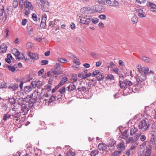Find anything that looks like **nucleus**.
<instances>
[{
    "label": "nucleus",
    "instance_id": "obj_29",
    "mask_svg": "<svg viewBox=\"0 0 156 156\" xmlns=\"http://www.w3.org/2000/svg\"><path fill=\"white\" fill-rule=\"evenodd\" d=\"M127 130L125 131L121 134V136H122V138L124 139H126L128 136Z\"/></svg>",
    "mask_w": 156,
    "mask_h": 156
},
{
    "label": "nucleus",
    "instance_id": "obj_8",
    "mask_svg": "<svg viewBox=\"0 0 156 156\" xmlns=\"http://www.w3.org/2000/svg\"><path fill=\"white\" fill-rule=\"evenodd\" d=\"M12 115H11V119H12L14 120L15 119L16 121H18L19 120L18 119L21 115L20 112H12Z\"/></svg>",
    "mask_w": 156,
    "mask_h": 156
},
{
    "label": "nucleus",
    "instance_id": "obj_49",
    "mask_svg": "<svg viewBox=\"0 0 156 156\" xmlns=\"http://www.w3.org/2000/svg\"><path fill=\"white\" fill-rule=\"evenodd\" d=\"M9 102L12 104H15L16 102L15 100L13 97L9 98Z\"/></svg>",
    "mask_w": 156,
    "mask_h": 156
},
{
    "label": "nucleus",
    "instance_id": "obj_36",
    "mask_svg": "<svg viewBox=\"0 0 156 156\" xmlns=\"http://www.w3.org/2000/svg\"><path fill=\"white\" fill-rule=\"evenodd\" d=\"M71 79L73 81V82H75L77 80V75L76 74H73L72 75Z\"/></svg>",
    "mask_w": 156,
    "mask_h": 156
},
{
    "label": "nucleus",
    "instance_id": "obj_50",
    "mask_svg": "<svg viewBox=\"0 0 156 156\" xmlns=\"http://www.w3.org/2000/svg\"><path fill=\"white\" fill-rule=\"evenodd\" d=\"M8 68L9 70L12 72L15 71L16 69L15 67L11 66H8Z\"/></svg>",
    "mask_w": 156,
    "mask_h": 156
},
{
    "label": "nucleus",
    "instance_id": "obj_16",
    "mask_svg": "<svg viewBox=\"0 0 156 156\" xmlns=\"http://www.w3.org/2000/svg\"><path fill=\"white\" fill-rule=\"evenodd\" d=\"M76 88V86L74 83L73 82H71L69 85L67 87V90L69 91L75 90Z\"/></svg>",
    "mask_w": 156,
    "mask_h": 156
},
{
    "label": "nucleus",
    "instance_id": "obj_40",
    "mask_svg": "<svg viewBox=\"0 0 156 156\" xmlns=\"http://www.w3.org/2000/svg\"><path fill=\"white\" fill-rule=\"evenodd\" d=\"M33 29L31 26H30L28 27V33L29 35L33 34Z\"/></svg>",
    "mask_w": 156,
    "mask_h": 156
},
{
    "label": "nucleus",
    "instance_id": "obj_28",
    "mask_svg": "<svg viewBox=\"0 0 156 156\" xmlns=\"http://www.w3.org/2000/svg\"><path fill=\"white\" fill-rule=\"evenodd\" d=\"M18 88V85L16 83H14L13 85H10L9 87L11 90H12L13 91H15L17 90Z\"/></svg>",
    "mask_w": 156,
    "mask_h": 156
},
{
    "label": "nucleus",
    "instance_id": "obj_5",
    "mask_svg": "<svg viewBox=\"0 0 156 156\" xmlns=\"http://www.w3.org/2000/svg\"><path fill=\"white\" fill-rule=\"evenodd\" d=\"M152 147L151 144H147L144 151H140L139 154L142 156H150L152 151Z\"/></svg>",
    "mask_w": 156,
    "mask_h": 156
},
{
    "label": "nucleus",
    "instance_id": "obj_3",
    "mask_svg": "<svg viewBox=\"0 0 156 156\" xmlns=\"http://www.w3.org/2000/svg\"><path fill=\"white\" fill-rule=\"evenodd\" d=\"M130 135L133 136L134 140H137L139 139L141 134L137 128L134 126H132L130 129Z\"/></svg>",
    "mask_w": 156,
    "mask_h": 156
},
{
    "label": "nucleus",
    "instance_id": "obj_34",
    "mask_svg": "<svg viewBox=\"0 0 156 156\" xmlns=\"http://www.w3.org/2000/svg\"><path fill=\"white\" fill-rule=\"evenodd\" d=\"M55 100H56V98L55 96L53 95L50 98L49 101H48V103H50Z\"/></svg>",
    "mask_w": 156,
    "mask_h": 156
},
{
    "label": "nucleus",
    "instance_id": "obj_33",
    "mask_svg": "<svg viewBox=\"0 0 156 156\" xmlns=\"http://www.w3.org/2000/svg\"><path fill=\"white\" fill-rule=\"evenodd\" d=\"M31 98V97L30 95H28L26 98H23V102H26L27 103L30 101Z\"/></svg>",
    "mask_w": 156,
    "mask_h": 156
},
{
    "label": "nucleus",
    "instance_id": "obj_15",
    "mask_svg": "<svg viewBox=\"0 0 156 156\" xmlns=\"http://www.w3.org/2000/svg\"><path fill=\"white\" fill-rule=\"evenodd\" d=\"M24 5L25 8L30 10H33V7L31 3L27 1H24Z\"/></svg>",
    "mask_w": 156,
    "mask_h": 156
},
{
    "label": "nucleus",
    "instance_id": "obj_42",
    "mask_svg": "<svg viewBox=\"0 0 156 156\" xmlns=\"http://www.w3.org/2000/svg\"><path fill=\"white\" fill-rule=\"evenodd\" d=\"M51 71L52 73L55 75H58L60 74L61 73L59 71H57L55 69H52Z\"/></svg>",
    "mask_w": 156,
    "mask_h": 156
},
{
    "label": "nucleus",
    "instance_id": "obj_39",
    "mask_svg": "<svg viewBox=\"0 0 156 156\" xmlns=\"http://www.w3.org/2000/svg\"><path fill=\"white\" fill-rule=\"evenodd\" d=\"M106 79L110 80H113L114 79V76L111 74H108L106 77Z\"/></svg>",
    "mask_w": 156,
    "mask_h": 156
},
{
    "label": "nucleus",
    "instance_id": "obj_62",
    "mask_svg": "<svg viewBox=\"0 0 156 156\" xmlns=\"http://www.w3.org/2000/svg\"><path fill=\"white\" fill-rule=\"evenodd\" d=\"M19 6L20 7H21L22 9L23 8V4H24V2L23 1V0H19Z\"/></svg>",
    "mask_w": 156,
    "mask_h": 156
},
{
    "label": "nucleus",
    "instance_id": "obj_1",
    "mask_svg": "<svg viewBox=\"0 0 156 156\" xmlns=\"http://www.w3.org/2000/svg\"><path fill=\"white\" fill-rule=\"evenodd\" d=\"M119 83L120 87L122 89L127 90V91L129 89L130 90V93L132 91L135 92L134 90H138L136 89V87H138V85L137 84L134 85L132 88L128 87H130L133 84V83L129 80L126 79L123 81H120Z\"/></svg>",
    "mask_w": 156,
    "mask_h": 156
},
{
    "label": "nucleus",
    "instance_id": "obj_60",
    "mask_svg": "<svg viewBox=\"0 0 156 156\" xmlns=\"http://www.w3.org/2000/svg\"><path fill=\"white\" fill-rule=\"evenodd\" d=\"M32 18L34 21H36L37 19V15L35 13H33L32 15Z\"/></svg>",
    "mask_w": 156,
    "mask_h": 156
},
{
    "label": "nucleus",
    "instance_id": "obj_59",
    "mask_svg": "<svg viewBox=\"0 0 156 156\" xmlns=\"http://www.w3.org/2000/svg\"><path fill=\"white\" fill-rule=\"evenodd\" d=\"M47 20V16L46 15H44L42 18L41 22L46 23V21Z\"/></svg>",
    "mask_w": 156,
    "mask_h": 156
},
{
    "label": "nucleus",
    "instance_id": "obj_35",
    "mask_svg": "<svg viewBox=\"0 0 156 156\" xmlns=\"http://www.w3.org/2000/svg\"><path fill=\"white\" fill-rule=\"evenodd\" d=\"M88 89L87 87L84 86H83L81 87H79L77 88V90L81 92L82 91H87V89Z\"/></svg>",
    "mask_w": 156,
    "mask_h": 156
},
{
    "label": "nucleus",
    "instance_id": "obj_32",
    "mask_svg": "<svg viewBox=\"0 0 156 156\" xmlns=\"http://www.w3.org/2000/svg\"><path fill=\"white\" fill-rule=\"evenodd\" d=\"M73 59V62L74 63L76 64L77 65H80V63L79 62V59L76 57H74Z\"/></svg>",
    "mask_w": 156,
    "mask_h": 156
},
{
    "label": "nucleus",
    "instance_id": "obj_57",
    "mask_svg": "<svg viewBox=\"0 0 156 156\" xmlns=\"http://www.w3.org/2000/svg\"><path fill=\"white\" fill-rule=\"evenodd\" d=\"M149 71V68L148 67H145L144 68V69L143 70L144 73V75H146L147 74Z\"/></svg>",
    "mask_w": 156,
    "mask_h": 156
},
{
    "label": "nucleus",
    "instance_id": "obj_54",
    "mask_svg": "<svg viewBox=\"0 0 156 156\" xmlns=\"http://www.w3.org/2000/svg\"><path fill=\"white\" fill-rule=\"evenodd\" d=\"M0 84V88H5L7 87L6 83L5 82L2 83Z\"/></svg>",
    "mask_w": 156,
    "mask_h": 156
},
{
    "label": "nucleus",
    "instance_id": "obj_7",
    "mask_svg": "<svg viewBox=\"0 0 156 156\" xmlns=\"http://www.w3.org/2000/svg\"><path fill=\"white\" fill-rule=\"evenodd\" d=\"M7 19L6 15L4 12V10L3 8H0V20L4 22Z\"/></svg>",
    "mask_w": 156,
    "mask_h": 156
},
{
    "label": "nucleus",
    "instance_id": "obj_30",
    "mask_svg": "<svg viewBox=\"0 0 156 156\" xmlns=\"http://www.w3.org/2000/svg\"><path fill=\"white\" fill-rule=\"evenodd\" d=\"M68 80V78L66 76H64L63 77L61 80L60 82V83L62 85L64 84V83L66 82Z\"/></svg>",
    "mask_w": 156,
    "mask_h": 156
},
{
    "label": "nucleus",
    "instance_id": "obj_61",
    "mask_svg": "<svg viewBox=\"0 0 156 156\" xmlns=\"http://www.w3.org/2000/svg\"><path fill=\"white\" fill-rule=\"evenodd\" d=\"M101 73L100 71L98 70H95L93 71V74L94 76L96 75L97 76L98 75V74H100Z\"/></svg>",
    "mask_w": 156,
    "mask_h": 156
},
{
    "label": "nucleus",
    "instance_id": "obj_13",
    "mask_svg": "<svg viewBox=\"0 0 156 156\" xmlns=\"http://www.w3.org/2000/svg\"><path fill=\"white\" fill-rule=\"evenodd\" d=\"M97 83L96 80L93 78L90 79L87 83L89 87H92L96 86Z\"/></svg>",
    "mask_w": 156,
    "mask_h": 156
},
{
    "label": "nucleus",
    "instance_id": "obj_51",
    "mask_svg": "<svg viewBox=\"0 0 156 156\" xmlns=\"http://www.w3.org/2000/svg\"><path fill=\"white\" fill-rule=\"evenodd\" d=\"M132 21L134 24L136 23L138 21V19L136 16H133L132 18Z\"/></svg>",
    "mask_w": 156,
    "mask_h": 156
},
{
    "label": "nucleus",
    "instance_id": "obj_64",
    "mask_svg": "<svg viewBox=\"0 0 156 156\" xmlns=\"http://www.w3.org/2000/svg\"><path fill=\"white\" fill-rule=\"evenodd\" d=\"M44 71V69H41L38 73V75L39 76H40L41 75Z\"/></svg>",
    "mask_w": 156,
    "mask_h": 156
},
{
    "label": "nucleus",
    "instance_id": "obj_21",
    "mask_svg": "<svg viewBox=\"0 0 156 156\" xmlns=\"http://www.w3.org/2000/svg\"><path fill=\"white\" fill-rule=\"evenodd\" d=\"M142 60L146 63H153V60L151 59L146 56H142Z\"/></svg>",
    "mask_w": 156,
    "mask_h": 156
},
{
    "label": "nucleus",
    "instance_id": "obj_27",
    "mask_svg": "<svg viewBox=\"0 0 156 156\" xmlns=\"http://www.w3.org/2000/svg\"><path fill=\"white\" fill-rule=\"evenodd\" d=\"M33 39L34 40L39 42L40 43H42L43 40V41H44L45 40V39L44 38L36 36H34Z\"/></svg>",
    "mask_w": 156,
    "mask_h": 156
},
{
    "label": "nucleus",
    "instance_id": "obj_12",
    "mask_svg": "<svg viewBox=\"0 0 156 156\" xmlns=\"http://www.w3.org/2000/svg\"><path fill=\"white\" fill-rule=\"evenodd\" d=\"M21 112H20L21 115H25L27 113L28 108L24 105H21Z\"/></svg>",
    "mask_w": 156,
    "mask_h": 156
},
{
    "label": "nucleus",
    "instance_id": "obj_20",
    "mask_svg": "<svg viewBox=\"0 0 156 156\" xmlns=\"http://www.w3.org/2000/svg\"><path fill=\"white\" fill-rule=\"evenodd\" d=\"M125 146L124 143H120L117 145V149L119 150L123 151L125 149Z\"/></svg>",
    "mask_w": 156,
    "mask_h": 156
},
{
    "label": "nucleus",
    "instance_id": "obj_31",
    "mask_svg": "<svg viewBox=\"0 0 156 156\" xmlns=\"http://www.w3.org/2000/svg\"><path fill=\"white\" fill-rule=\"evenodd\" d=\"M10 117H11V115H10L9 114L7 113L4 115L3 119L4 121H5L9 119Z\"/></svg>",
    "mask_w": 156,
    "mask_h": 156
},
{
    "label": "nucleus",
    "instance_id": "obj_24",
    "mask_svg": "<svg viewBox=\"0 0 156 156\" xmlns=\"http://www.w3.org/2000/svg\"><path fill=\"white\" fill-rule=\"evenodd\" d=\"M116 141L113 139H110L109 141L108 144V147H114L116 145Z\"/></svg>",
    "mask_w": 156,
    "mask_h": 156
},
{
    "label": "nucleus",
    "instance_id": "obj_44",
    "mask_svg": "<svg viewBox=\"0 0 156 156\" xmlns=\"http://www.w3.org/2000/svg\"><path fill=\"white\" fill-rule=\"evenodd\" d=\"M66 156H75V154L71 151H68L66 153Z\"/></svg>",
    "mask_w": 156,
    "mask_h": 156
},
{
    "label": "nucleus",
    "instance_id": "obj_22",
    "mask_svg": "<svg viewBox=\"0 0 156 156\" xmlns=\"http://www.w3.org/2000/svg\"><path fill=\"white\" fill-rule=\"evenodd\" d=\"M32 88L31 86H26L24 87L23 91L25 93H29L32 90Z\"/></svg>",
    "mask_w": 156,
    "mask_h": 156
},
{
    "label": "nucleus",
    "instance_id": "obj_19",
    "mask_svg": "<svg viewBox=\"0 0 156 156\" xmlns=\"http://www.w3.org/2000/svg\"><path fill=\"white\" fill-rule=\"evenodd\" d=\"M7 50V47L4 44H2L0 46V53H4L6 52Z\"/></svg>",
    "mask_w": 156,
    "mask_h": 156
},
{
    "label": "nucleus",
    "instance_id": "obj_56",
    "mask_svg": "<svg viewBox=\"0 0 156 156\" xmlns=\"http://www.w3.org/2000/svg\"><path fill=\"white\" fill-rule=\"evenodd\" d=\"M48 63V62L47 60H43L41 62V64L42 65H46Z\"/></svg>",
    "mask_w": 156,
    "mask_h": 156
},
{
    "label": "nucleus",
    "instance_id": "obj_2",
    "mask_svg": "<svg viewBox=\"0 0 156 156\" xmlns=\"http://www.w3.org/2000/svg\"><path fill=\"white\" fill-rule=\"evenodd\" d=\"M151 118L150 116L148 117L146 119L142 120L139 123V128L143 131H146L149 127L150 124L149 122L151 121Z\"/></svg>",
    "mask_w": 156,
    "mask_h": 156
},
{
    "label": "nucleus",
    "instance_id": "obj_46",
    "mask_svg": "<svg viewBox=\"0 0 156 156\" xmlns=\"http://www.w3.org/2000/svg\"><path fill=\"white\" fill-rule=\"evenodd\" d=\"M98 150H94L91 152L90 154L91 156H95L98 154Z\"/></svg>",
    "mask_w": 156,
    "mask_h": 156
},
{
    "label": "nucleus",
    "instance_id": "obj_63",
    "mask_svg": "<svg viewBox=\"0 0 156 156\" xmlns=\"http://www.w3.org/2000/svg\"><path fill=\"white\" fill-rule=\"evenodd\" d=\"M37 82L35 81H32L31 83V84L33 88L36 87Z\"/></svg>",
    "mask_w": 156,
    "mask_h": 156
},
{
    "label": "nucleus",
    "instance_id": "obj_41",
    "mask_svg": "<svg viewBox=\"0 0 156 156\" xmlns=\"http://www.w3.org/2000/svg\"><path fill=\"white\" fill-rule=\"evenodd\" d=\"M136 68L137 69H138V71L140 74L143 73V68L141 65H138L137 66Z\"/></svg>",
    "mask_w": 156,
    "mask_h": 156
},
{
    "label": "nucleus",
    "instance_id": "obj_38",
    "mask_svg": "<svg viewBox=\"0 0 156 156\" xmlns=\"http://www.w3.org/2000/svg\"><path fill=\"white\" fill-rule=\"evenodd\" d=\"M151 129L153 131L156 132V122H154L151 126Z\"/></svg>",
    "mask_w": 156,
    "mask_h": 156
},
{
    "label": "nucleus",
    "instance_id": "obj_4",
    "mask_svg": "<svg viewBox=\"0 0 156 156\" xmlns=\"http://www.w3.org/2000/svg\"><path fill=\"white\" fill-rule=\"evenodd\" d=\"M40 0L41 3L38 5L40 8L44 12H48L49 10V7L50 5L49 2L45 0Z\"/></svg>",
    "mask_w": 156,
    "mask_h": 156
},
{
    "label": "nucleus",
    "instance_id": "obj_17",
    "mask_svg": "<svg viewBox=\"0 0 156 156\" xmlns=\"http://www.w3.org/2000/svg\"><path fill=\"white\" fill-rule=\"evenodd\" d=\"M32 96L33 97V99L35 100L36 102H39L38 99L40 100V98L37 91H34L32 94Z\"/></svg>",
    "mask_w": 156,
    "mask_h": 156
},
{
    "label": "nucleus",
    "instance_id": "obj_55",
    "mask_svg": "<svg viewBox=\"0 0 156 156\" xmlns=\"http://www.w3.org/2000/svg\"><path fill=\"white\" fill-rule=\"evenodd\" d=\"M58 61L61 63H64L67 62V60L64 58H60L58 60Z\"/></svg>",
    "mask_w": 156,
    "mask_h": 156
},
{
    "label": "nucleus",
    "instance_id": "obj_23",
    "mask_svg": "<svg viewBox=\"0 0 156 156\" xmlns=\"http://www.w3.org/2000/svg\"><path fill=\"white\" fill-rule=\"evenodd\" d=\"M90 10V8L88 7H83L81 9L80 12L82 13L87 14L88 13Z\"/></svg>",
    "mask_w": 156,
    "mask_h": 156
},
{
    "label": "nucleus",
    "instance_id": "obj_11",
    "mask_svg": "<svg viewBox=\"0 0 156 156\" xmlns=\"http://www.w3.org/2000/svg\"><path fill=\"white\" fill-rule=\"evenodd\" d=\"M28 55L30 57V58L35 60L38 59L39 56L37 53H32L30 52H28Z\"/></svg>",
    "mask_w": 156,
    "mask_h": 156
},
{
    "label": "nucleus",
    "instance_id": "obj_6",
    "mask_svg": "<svg viewBox=\"0 0 156 156\" xmlns=\"http://www.w3.org/2000/svg\"><path fill=\"white\" fill-rule=\"evenodd\" d=\"M80 23L86 25L89 24L91 22V17L90 16H80Z\"/></svg>",
    "mask_w": 156,
    "mask_h": 156
},
{
    "label": "nucleus",
    "instance_id": "obj_18",
    "mask_svg": "<svg viewBox=\"0 0 156 156\" xmlns=\"http://www.w3.org/2000/svg\"><path fill=\"white\" fill-rule=\"evenodd\" d=\"M106 146V145L103 143L100 144L98 145V149L100 151H107V149Z\"/></svg>",
    "mask_w": 156,
    "mask_h": 156
},
{
    "label": "nucleus",
    "instance_id": "obj_10",
    "mask_svg": "<svg viewBox=\"0 0 156 156\" xmlns=\"http://www.w3.org/2000/svg\"><path fill=\"white\" fill-rule=\"evenodd\" d=\"M135 9L137 14L140 17H144L146 16V15L144 14L145 12L142 9L139 8Z\"/></svg>",
    "mask_w": 156,
    "mask_h": 156
},
{
    "label": "nucleus",
    "instance_id": "obj_14",
    "mask_svg": "<svg viewBox=\"0 0 156 156\" xmlns=\"http://www.w3.org/2000/svg\"><path fill=\"white\" fill-rule=\"evenodd\" d=\"M145 79V75L142 73H140V74H138L137 76L136 80L137 82H141L144 81Z\"/></svg>",
    "mask_w": 156,
    "mask_h": 156
},
{
    "label": "nucleus",
    "instance_id": "obj_25",
    "mask_svg": "<svg viewBox=\"0 0 156 156\" xmlns=\"http://www.w3.org/2000/svg\"><path fill=\"white\" fill-rule=\"evenodd\" d=\"M13 54L16 56L19 60L20 59V58L19 56L20 55V53L19 51L16 49H14L13 50Z\"/></svg>",
    "mask_w": 156,
    "mask_h": 156
},
{
    "label": "nucleus",
    "instance_id": "obj_43",
    "mask_svg": "<svg viewBox=\"0 0 156 156\" xmlns=\"http://www.w3.org/2000/svg\"><path fill=\"white\" fill-rule=\"evenodd\" d=\"M112 70L116 74H118L119 69L117 67L114 66L112 69Z\"/></svg>",
    "mask_w": 156,
    "mask_h": 156
},
{
    "label": "nucleus",
    "instance_id": "obj_53",
    "mask_svg": "<svg viewBox=\"0 0 156 156\" xmlns=\"http://www.w3.org/2000/svg\"><path fill=\"white\" fill-rule=\"evenodd\" d=\"M65 88L64 87H62L59 89L58 92L60 93V94L64 93L65 92Z\"/></svg>",
    "mask_w": 156,
    "mask_h": 156
},
{
    "label": "nucleus",
    "instance_id": "obj_26",
    "mask_svg": "<svg viewBox=\"0 0 156 156\" xmlns=\"http://www.w3.org/2000/svg\"><path fill=\"white\" fill-rule=\"evenodd\" d=\"M104 79V76L103 73H101L97 76V80L98 81L102 80Z\"/></svg>",
    "mask_w": 156,
    "mask_h": 156
},
{
    "label": "nucleus",
    "instance_id": "obj_52",
    "mask_svg": "<svg viewBox=\"0 0 156 156\" xmlns=\"http://www.w3.org/2000/svg\"><path fill=\"white\" fill-rule=\"evenodd\" d=\"M113 3L114 4V5H110V6H115V7H117L119 6V3L117 1H116L114 0L113 2Z\"/></svg>",
    "mask_w": 156,
    "mask_h": 156
},
{
    "label": "nucleus",
    "instance_id": "obj_58",
    "mask_svg": "<svg viewBox=\"0 0 156 156\" xmlns=\"http://www.w3.org/2000/svg\"><path fill=\"white\" fill-rule=\"evenodd\" d=\"M44 89L45 90H48V91H49V90H51V86L50 85H49L48 84L46 85L44 87Z\"/></svg>",
    "mask_w": 156,
    "mask_h": 156
},
{
    "label": "nucleus",
    "instance_id": "obj_37",
    "mask_svg": "<svg viewBox=\"0 0 156 156\" xmlns=\"http://www.w3.org/2000/svg\"><path fill=\"white\" fill-rule=\"evenodd\" d=\"M43 85V82L42 81H38L37 82L36 87L38 88H40Z\"/></svg>",
    "mask_w": 156,
    "mask_h": 156
},
{
    "label": "nucleus",
    "instance_id": "obj_9",
    "mask_svg": "<svg viewBox=\"0 0 156 156\" xmlns=\"http://www.w3.org/2000/svg\"><path fill=\"white\" fill-rule=\"evenodd\" d=\"M150 8V10L153 12H156V5L150 2H148L146 4Z\"/></svg>",
    "mask_w": 156,
    "mask_h": 156
},
{
    "label": "nucleus",
    "instance_id": "obj_48",
    "mask_svg": "<svg viewBox=\"0 0 156 156\" xmlns=\"http://www.w3.org/2000/svg\"><path fill=\"white\" fill-rule=\"evenodd\" d=\"M91 21L94 24H96L98 23V19L96 18H91Z\"/></svg>",
    "mask_w": 156,
    "mask_h": 156
},
{
    "label": "nucleus",
    "instance_id": "obj_47",
    "mask_svg": "<svg viewBox=\"0 0 156 156\" xmlns=\"http://www.w3.org/2000/svg\"><path fill=\"white\" fill-rule=\"evenodd\" d=\"M18 5V2L17 0H14L13 2V6L14 8H17Z\"/></svg>",
    "mask_w": 156,
    "mask_h": 156
},
{
    "label": "nucleus",
    "instance_id": "obj_45",
    "mask_svg": "<svg viewBox=\"0 0 156 156\" xmlns=\"http://www.w3.org/2000/svg\"><path fill=\"white\" fill-rule=\"evenodd\" d=\"M58 21V20L57 19H55L54 20V21H51L49 22V25L51 27H53L54 25H55V22L56 21Z\"/></svg>",
    "mask_w": 156,
    "mask_h": 156
}]
</instances>
